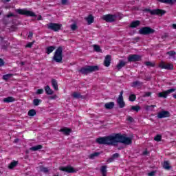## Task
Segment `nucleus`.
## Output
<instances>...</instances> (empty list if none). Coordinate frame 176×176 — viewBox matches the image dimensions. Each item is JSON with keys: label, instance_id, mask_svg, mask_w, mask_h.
Masks as SVG:
<instances>
[{"label": "nucleus", "instance_id": "nucleus-63", "mask_svg": "<svg viewBox=\"0 0 176 176\" xmlns=\"http://www.w3.org/2000/svg\"><path fill=\"white\" fill-rule=\"evenodd\" d=\"M143 155H148V151H144V152L143 153Z\"/></svg>", "mask_w": 176, "mask_h": 176}, {"label": "nucleus", "instance_id": "nucleus-10", "mask_svg": "<svg viewBox=\"0 0 176 176\" xmlns=\"http://www.w3.org/2000/svg\"><path fill=\"white\" fill-rule=\"evenodd\" d=\"M159 67L162 69H167L168 71H173L174 69V65L171 63L166 64L164 61H162L159 64Z\"/></svg>", "mask_w": 176, "mask_h": 176}, {"label": "nucleus", "instance_id": "nucleus-24", "mask_svg": "<svg viewBox=\"0 0 176 176\" xmlns=\"http://www.w3.org/2000/svg\"><path fill=\"white\" fill-rule=\"evenodd\" d=\"M52 85L54 89L57 91L58 90V84L57 83V80L56 79L52 80Z\"/></svg>", "mask_w": 176, "mask_h": 176}, {"label": "nucleus", "instance_id": "nucleus-47", "mask_svg": "<svg viewBox=\"0 0 176 176\" xmlns=\"http://www.w3.org/2000/svg\"><path fill=\"white\" fill-rule=\"evenodd\" d=\"M119 156H120V155L118 153H116L115 154H113L112 155L113 158H114V160H115V159H118V157H119Z\"/></svg>", "mask_w": 176, "mask_h": 176}, {"label": "nucleus", "instance_id": "nucleus-17", "mask_svg": "<svg viewBox=\"0 0 176 176\" xmlns=\"http://www.w3.org/2000/svg\"><path fill=\"white\" fill-rule=\"evenodd\" d=\"M141 25L140 21H132L129 25L130 28H137V27H140Z\"/></svg>", "mask_w": 176, "mask_h": 176}, {"label": "nucleus", "instance_id": "nucleus-31", "mask_svg": "<svg viewBox=\"0 0 176 176\" xmlns=\"http://www.w3.org/2000/svg\"><path fill=\"white\" fill-rule=\"evenodd\" d=\"M28 115L29 116H35L36 115V111L35 109H31L28 111Z\"/></svg>", "mask_w": 176, "mask_h": 176}, {"label": "nucleus", "instance_id": "nucleus-52", "mask_svg": "<svg viewBox=\"0 0 176 176\" xmlns=\"http://www.w3.org/2000/svg\"><path fill=\"white\" fill-rule=\"evenodd\" d=\"M127 120L131 122H134V119L131 116H129Z\"/></svg>", "mask_w": 176, "mask_h": 176}, {"label": "nucleus", "instance_id": "nucleus-58", "mask_svg": "<svg viewBox=\"0 0 176 176\" xmlns=\"http://www.w3.org/2000/svg\"><path fill=\"white\" fill-rule=\"evenodd\" d=\"M169 3H176V0H170Z\"/></svg>", "mask_w": 176, "mask_h": 176}, {"label": "nucleus", "instance_id": "nucleus-35", "mask_svg": "<svg viewBox=\"0 0 176 176\" xmlns=\"http://www.w3.org/2000/svg\"><path fill=\"white\" fill-rule=\"evenodd\" d=\"M94 50H95V52H97L98 53H100L101 48L100 47V45H94Z\"/></svg>", "mask_w": 176, "mask_h": 176}, {"label": "nucleus", "instance_id": "nucleus-8", "mask_svg": "<svg viewBox=\"0 0 176 176\" xmlns=\"http://www.w3.org/2000/svg\"><path fill=\"white\" fill-rule=\"evenodd\" d=\"M175 90L176 89L175 88H172L166 91H164L163 92L158 93L157 96L160 98H167V96H170L171 93H174Z\"/></svg>", "mask_w": 176, "mask_h": 176}, {"label": "nucleus", "instance_id": "nucleus-59", "mask_svg": "<svg viewBox=\"0 0 176 176\" xmlns=\"http://www.w3.org/2000/svg\"><path fill=\"white\" fill-rule=\"evenodd\" d=\"M172 27H173V28H174V30H176V24L175 23L173 24Z\"/></svg>", "mask_w": 176, "mask_h": 176}, {"label": "nucleus", "instance_id": "nucleus-34", "mask_svg": "<svg viewBox=\"0 0 176 176\" xmlns=\"http://www.w3.org/2000/svg\"><path fill=\"white\" fill-rule=\"evenodd\" d=\"M137 98V96L135 94H131L129 98V100L131 102H133V101Z\"/></svg>", "mask_w": 176, "mask_h": 176}, {"label": "nucleus", "instance_id": "nucleus-54", "mask_svg": "<svg viewBox=\"0 0 176 176\" xmlns=\"http://www.w3.org/2000/svg\"><path fill=\"white\" fill-rule=\"evenodd\" d=\"M68 0H61L62 5H67Z\"/></svg>", "mask_w": 176, "mask_h": 176}, {"label": "nucleus", "instance_id": "nucleus-49", "mask_svg": "<svg viewBox=\"0 0 176 176\" xmlns=\"http://www.w3.org/2000/svg\"><path fill=\"white\" fill-rule=\"evenodd\" d=\"M49 100H56V98H57V95H53L51 96H49Z\"/></svg>", "mask_w": 176, "mask_h": 176}, {"label": "nucleus", "instance_id": "nucleus-61", "mask_svg": "<svg viewBox=\"0 0 176 176\" xmlns=\"http://www.w3.org/2000/svg\"><path fill=\"white\" fill-rule=\"evenodd\" d=\"M6 18H4V19H3V24H8V22H6V21H5V19H6Z\"/></svg>", "mask_w": 176, "mask_h": 176}, {"label": "nucleus", "instance_id": "nucleus-18", "mask_svg": "<svg viewBox=\"0 0 176 176\" xmlns=\"http://www.w3.org/2000/svg\"><path fill=\"white\" fill-rule=\"evenodd\" d=\"M115 107V102H109L107 103H105L104 108L106 109H113V107Z\"/></svg>", "mask_w": 176, "mask_h": 176}, {"label": "nucleus", "instance_id": "nucleus-60", "mask_svg": "<svg viewBox=\"0 0 176 176\" xmlns=\"http://www.w3.org/2000/svg\"><path fill=\"white\" fill-rule=\"evenodd\" d=\"M118 151H120V150L123 149V146H119V147L118 148Z\"/></svg>", "mask_w": 176, "mask_h": 176}, {"label": "nucleus", "instance_id": "nucleus-27", "mask_svg": "<svg viewBox=\"0 0 176 176\" xmlns=\"http://www.w3.org/2000/svg\"><path fill=\"white\" fill-rule=\"evenodd\" d=\"M140 110H141V107H140L139 105L131 106V111H135V112H138Z\"/></svg>", "mask_w": 176, "mask_h": 176}, {"label": "nucleus", "instance_id": "nucleus-39", "mask_svg": "<svg viewBox=\"0 0 176 176\" xmlns=\"http://www.w3.org/2000/svg\"><path fill=\"white\" fill-rule=\"evenodd\" d=\"M102 174H107V166H102L100 168Z\"/></svg>", "mask_w": 176, "mask_h": 176}, {"label": "nucleus", "instance_id": "nucleus-1", "mask_svg": "<svg viewBox=\"0 0 176 176\" xmlns=\"http://www.w3.org/2000/svg\"><path fill=\"white\" fill-rule=\"evenodd\" d=\"M97 144L99 145H107L109 146H118L119 142L124 145L133 144L131 138L126 137V135L116 133L113 135L100 137L96 139Z\"/></svg>", "mask_w": 176, "mask_h": 176}, {"label": "nucleus", "instance_id": "nucleus-37", "mask_svg": "<svg viewBox=\"0 0 176 176\" xmlns=\"http://www.w3.org/2000/svg\"><path fill=\"white\" fill-rule=\"evenodd\" d=\"M100 155V153L95 152L89 155V159H94V157H97V156Z\"/></svg>", "mask_w": 176, "mask_h": 176}, {"label": "nucleus", "instance_id": "nucleus-20", "mask_svg": "<svg viewBox=\"0 0 176 176\" xmlns=\"http://www.w3.org/2000/svg\"><path fill=\"white\" fill-rule=\"evenodd\" d=\"M126 64H127V63L123 60H120V63L116 66L118 71H120V69H122L123 67L126 66Z\"/></svg>", "mask_w": 176, "mask_h": 176}, {"label": "nucleus", "instance_id": "nucleus-36", "mask_svg": "<svg viewBox=\"0 0 176 176\" xmlns=\"http://www.w3.org/2000/svg\"><path fill=\"white\" fill-rule=\"evenodd\" d=\"M13 75L8 74L3 76V80H8V79H10Z\"/></svg>", "mask_w": 176, "mask_h": 176}, {"label": "nucleus", "instance_id": "nucleus-43", "mask_svg": "<svg viewBox=\"0 0 176 176\" xmlns=\"http://www.w3.org/2000/svg\"><path fill=\"white\" fill-rule=\"evenodd\" d=\"M36 94H43V89H37Z\"/></svg>", "mask_w": 176, "mask_h": 176}, {"label": "nucleus", "instance_id": "nucleus-62", "mask_svg": "<svg viewBox=\"0 0 176 176\" xmlns=\"http://www.w3.org/2000/svg\"><path fill=\"white\" fill-rule=\"evenodd\" d=\"M37 20H42V16L40 15V16L38 17Z\"/></svg>", "mask_w": 176, "mask_h": 176}, {"label": "nucleus", "instance_id": "nucleus-48", "mask_svg": "<svg viewBox=\"0 0 176 176\" xmlns=\"http://www.w3.org/2000/svg\"><path fill=\"white\" fill-rule=\"evenodd\" d=\"M152 92H146L143 97H151Z\"/></svg>", "mask_w": 176, "mask_h": 176}, {"label": "nucleus", "instance_id": "nucleus-5", "mask_svg": "<svg viewBox=\"0 0 176 176\" xmlns=\"http://www.w3.org/2000/svg\"><path fill=\"white\" fill-rule=\"evenodd\" d=\"M62 27L63 25L60 23H50L47 24V28L52 31H54V32H58V31L61 30Z\"/></svg>", "mask_w": 176, "mask_h": 176}, {"label": "nucleus", "instance_id": "nucleus-32", "mask_svg": "<svg viewBox=\"0 0 176 176\" xmlns=\"http://www.w3.org/2000/svg\"><path fill=\"white\" fill-rule=\"evenodd\" d=\"M166 54H168V56H170V57H173L174 58V60H175V51H169L168 52H166Z\"/></svg>", "mask_w": 176, "mask_h": 176}, {"label": "nucleus", "instance_id": "nucleus-11", "mask_svg": "<svg viewBox=\"0 0 176 176\" xmlns=\"http://www.w3.org/2000/svg\"><path fill=\"white\" fill-rule=\"evenodd\" d=\"M117 103L119 105V108H124L126 103L123 100V91H121L120 95L117 99Z\"/></svg>", "mask_w": 176, "mask_h": 176}, {"label": "nucleus", "instance_id": "nucleus-44", "mask_svg": "<svg viewBox=\"0 0 176 176\" xmlns=\"http://www.w3.org/2000/svg\"><path fill=\"white\" fill-rule=\"evenodd\" d=\"M34 42H35V41L28 43V45L25 46V47H29V48L32 47V45H34Z\"/></svg>", "mask_w": 176, "mask_h": 176}, {"label": "nucleus", "instance_id": "nucleus-16", "mask_svg": "<svg viewBox=\"0 0 176 176\" xmlns=\"http://www.w3.org/2000/svg\"><path fill=\"white\" fill-rule=\"evenodd\" d=\"M112 58V56L111 55L106 56L104 61V67H109L111 65V60Z\"/></svg>", "mask_w": 176, "mask_h": 176}, {"label": "nucleus", "instance_id": "nucleus-55", "mask_svg": "<svg viewBox=\"0 0 176 176\" xmlns=\"http://www.w3.org/2000/svg\"><path fill=\"white\" fill-rule=\"evenodd\" d=\"M5 64V62H3V60L2 58H0V67H2Z\"/></svg>", "mask_w": 176, "mask_h": 176}, {"label": "nucleus", "instance_id": "nucleus-57", "mask_svg": "<svg viewBox=\"0 0 176 176\" xmlns=\"http://www.w3.org/2000/svg\"><path fill=\"white\" fill-rule=\"evenodd\" d=\"M32 35H33L32 32H30L29 35H28V38H32Z\"/></svg>", "mask_w": 176, "mask_h": 176}, {"label": "nucleus", "instance_id": "nucleus-12", "mask_svg": "<svg viewBox=\"0 0 176 176\" xmlns=\"http://www.w3.org/2000/svg\"><path fill=\"white\" fill-rule=\"evenodd\" d=\"M142 56L138 54H131L128 57L129 63H135L136 61H141Z\"/></svg>", "mask_w": 176, "mask_h": 176}, {"label": "nucleus", "instance_id": "nucleus-7", "mask_svg": "<svg viewBox=\"0 0 176 176\" xmlns=\"http://www.w3.org/2000/svg\"><path fill=\"white\" fill-rule=\"evenodd\" d=\"M146 12H149L153 16H163V14H166V12L164 10H160V9H155V10H151V9H146Z\"/></svg>", "mask_w": 176, "mask_h": 176}, {"label": "nucleus", "instance_id": "nucleus-51", "mask_svg": "<svg viewBox=\"0 0 176 176\" xmlns=\"http://www.w3.org/2000/svg\"><path fill=\"white\" fill-rule=\"evenodd\" d=\"M155 174H156L155 171H151V172L148 173V176H155Z\"/></svg>", "mask_w": 176, "mask_h": 176}, {"label": "nucleus", "instance_id": "nucleus-14", "mask_svg": "<svg viewBox=\"0 0 176 176\" xmlns=\"http://www.w3.org/2000/svg\"><path fill=\"white\" fill-rule=\"evenodd\" d=\"M103 20L107 23H113L116 20V16L112 14H107L103 16Z\"/></svg>", "mask_w": 176, "mask_h": 176}, {"label": "nucleus", "instance_id": "nucleus-50", "mask_svg": "<svg viewBox=\"0 0 176 176\" xmlns=\"http://www.w3.org/2000/svg\"><path fill=\"white\" fill-rule=\"evenodd\" d=\"M113 160H114L113 157L111 156V157H110V158H109V159L107 160V162H108V163H112V162H113Z\"/></svg>", "mask_w": 176, "mask_h": 176}, {"label": "nucleus", "instance_id": "nucleus-56", "mask_svg": "<svg viewBox=\"0 0 176 176\" xmlns=\"http://www.w3.org/2000/svg\"><path fill=\"white\" fill-rule=\"evenodd\" d=\"M15 30H17V27L14 25L11 26V31H14Z\"/></svg>", "mask_w": 176, "mask_h": 176}, {"label": "nucleus", "instance_id": "nucleus-25", "mask_svg": "<svg viewBox=\"0 0 176 176\" xmlns=\"http://www.w3.org/2000/svg\"><path fill=\"white\" fill-rule=\"evenodd\" d=\"M72 97H74V98H85V96H82L80 94L78 93V92H74L72 94Z\"/></svg>", "mask_w": 176, "mask_h": 176}, {"label": "nucleus", "instance_id": "nucleus-41", "mask_svg": "<svg viewBox=\"0 0 176 176\" xmlns=\"http://www.w3.org/2000/svg\"><path fill=\"white\" fill-rule=\"evenodd\" d=\"M145 65H146V67H155V64L149 61L145 62Z\"/></svg>", "mask_w": 176, "mask_h": 176}, {"label": "nucleus", "instance_id": "nucleus-22", "mask_svg": "<svg viewBox=\"0 0 176 176\" xmlns=\"http://www.w3.org/2000/svg\"><path fill=\"white\" fill-rule=\"evenodd\" d=\"M3 102H6V103H9V102H13V101H14V98L12 97V96H8L7 98H5L4 99H3Z\"/></svg>", "mask_w": 176, "mask_h": 176}, {"label": "nucleus", "instance_id": "nucleus-9", "mask_svg": "<svg viewBox=\"0 0 176 176\" xmlns=\"http://www.w3.org/2000/svg\"><path fill=\"white\" fill-rule=\"evenodd\" d=\"M59 170L60 171H63L64 173H67L68 174H72L74 173H76V170L71 166H60L59 168Z\"/></svg>", "mask_w": 176, "mask_h": 176}, {"label": "nucleus", "instance_id": "nucleus-40", "mask_svg": "<svg viewBox=\"0 0 176 176\" xmlns=\"http://www.w3.org/2000/svg\"><path fill=\"white\" fill-rule=\"evenodd\" d=\"M154 141H162V135H157L155 138H154Z\"/></svg>", "mask_w": 176, "mask_h": 176}, {"label": "nucleus", "instance_id": "nucleus-33", "mask_svg": "<svg viewBox=\"0 0 176 176\" xmlns=\"http://www.w3.org/2000/svg\"><path fill=\"white\" fill-rule=\"evenodd\" d=\"M156 105H146L145 107L146 111H153V108H155Z\"/></svg>", "mask_w": 176, "mask_h": 176}, {"label": "nucleus", "instance_id": "nucleus-3", "mask_svg": "<svg viewBox=\"0 0 176 176\" xmlns=\"http://www.w3.org/2000/svg\"><path fill=\"white\" fill-rule=\"evenodd\" d=\"M52 60L56 63H62L63 61V47L59 46L55 51Z\"/></svg>", "mask_w": 176, "mask_h": 176}, {"label": "nucleus", "instance_id": "nucleus-15", "mask_svg": "<svg viewBox=\"0 0 176 176\" xmlns=\"http://www.w3.org/2000/svg\"><path fill=\"white\" fill-rule=\"evenodd\" d=\"M59 131L60 133H63L64 135H69V134H71V133L72 132V129L65 127V128L60 129Z\"/></svg>", "mask_w": 176, "mask_h": 176}, {"label": "nucleus", "instance_id": "nucleus-64", "mask_svg": "<svg viewBox=\"0 0 176 176\" xmlns=\"http://www.w3.org/2000/svg\"><path fill=\"white\" fill-rule=\"evenodd\" d=\"M173 98L176 100V94L173 95Z\"/></svg>", "mask_w": 176, "mask_h": 176}, {"label": "nucleus", "instance_id": "nucleus-2", "mask_svg": "<svg viewBox=\"0 0 176 176\" xmlns=\"http://www.w3.org/2000/svg\"><path fill=\"white\" fill-rule=\"evenodd\" d=\"M98 69H100V67H98L97 65H87L78 70V72L82 75H87V74H91V72L98 71Z\"/></svg>", "mask_w": 176, "mask_h": 176}, {"label": "nucleus", "instance_id": "nucleus-42", "mask_svg": "<svg viewBox=\"0 0 176 176\" xmlns=\"http://www.w3.org/2000/svg\"><path fill=\"white\" fill-rule=\"evenodd\" d=\"M41 171H42L43 173H47L49 171V168H46V167H43L41 169Z\"/></svg>", "mask_w": 176, "mask_h": 176}, {"label": "nucleus", "instance_id": "nucleus-45", "mask_svg": "<svg viewBox=\"0 0 176 176\" xmlns=\"http://www.w3.org/2000/svg\"><path fill=\"white\" fill-rule=\"evenodd\" d=\"M158 1L162 3H170V0H158Z\"/></svg>", "mask_w": 176, "mask_h": 176}, {"label": "nucleus", "instance_id": "nucleus-53", "mask_svg": "<svg viewBox=\"0 0 176 176\" xmlns=\"http://www.w3.org/2000/svg\"><path fill=\"white\" fill-rule=\"evenodd\" d=\"M14 16V14H13L12 13H10L6 15V18L9 19V17H13Z\"/></svg>", "mask_w": 176, "mask_h": 176}, {"label": "nucleus", "instance_id": "nucleus-30", "mask_svg": "<svg viewBox=\"0 0 176 176\" xmlns=\"http://www.w3.org/2000/svg\"><path fill=\"white\" fill-rule=\"evenodd\" d=\"M41 102H42V100L38 98H36V99L33 100V104L35 107H38V105H39V104H41Z\"/></svg>", "mask_w": 176, "mask_h": 176}, {"label": "nucleus", "instance_id": "nucleus-26", "mask_svg": "<svg viewBox=\"0 0 176 176\" xmlns=\"http://www.w3.org/2000/svg\"><path fill=\"white\" fill-rule=\"evenodd\" d=\"M42 148H43L42 145H37V146L31 147L30 151H39V149H42Z\"/></svg>", "mask_w": 176, "mask_h": 176}, {"label": "nucleus", "instance_id": "nucleus-21", "mask_svg": "<svg viewBox=\"0 0 176 176\" xmlns=\"http://www.w3.org/2000/svg\"><path fill=\"white\" fill-rule=\"evenodd\" d=\"M85 19L87 21L89 25L94 22V16H93L91 14H89L88 17L85 18Z\"/></svg>", "mask_w": 176, "mask_h": 176}, {"label": "nucleus", "instance_id": "nucleus-23", "mask_svg": "<svg viewBox=\"0 0 176 176\" xmlns=\"http://www.w3.org/2000/svg\"><path fill=\"white\" fill-rule=\"evenodd\" d=\"M56 50V46H49L46 48L47 54H50V53H53V51Z\"/></svg>", "mask_w": 176, "mask_h": 176}, {"label": "nucleus", "instance_id": "nucleus-6", "mask_svg": "<svg viewBox=\"0 0 176 176\" xmlns=\"http://www.w3.org/2000/svg\"><path fill=\"white\" fill-rule=\"evenodd\" d=\"M155 30L150 27H143L139 30L140 35H151L152 34H155Z\"/></svg>", "mask_w": 176, "mask_h": 176}, {"label": "nucleus", "instance_id": "nucleus-29", "mask_svg": "<svg viewBox=\"0 0 176 176\" xmlns=\"http://www.w3.org/2000/svg\"><path fill=\"white\" fill-rule=\"evenodd\" d=\"M16 166H17V162L16 161H14L12 162H11L9 166H8V168L10 169V170H12V168H14V167H16Z\"/></svg>", "mask_w": 176, "mask_h": 176}, {"label": "nucleus", "instance_id": "nucleus-13", "mask_svg": "<svg viewBox=\"0 0 176 176\" xmlns=\"http://www.w3.org/2000/svg\"><path fill=\"white\" fill-rule=\"evenodd\" d=\"M171 116V114H170V112L168 111H162L157 114L158 119H163L164 118H170Z\"/></svg>", "mask_w": 176, "mask_h": 176}, {"label": "nucleus", "instance_id": "nucleus-4", "mask_svg": "<svg viewBox=\"0 0 176 176\" xmlns=\"http://www.w3.org/2000/svg\"><path fill=\"white\" fill-rule=\"evenodd\" d=\"M16 12L18 14H22L29 17H36V14H35L34 12L30 11L27 9H16Z\"/></svg>", "mask_w": 176, "mask_h": 176}, {"label": "nucleus", "instance_id": "nucleus-46", "mask_svg": "<svg viewBox=\"0 0 176 176\" xmlns=\"http://www.w3.org/2000/svg\"><path fill=\"white\" fill-rule=\"evenodd\" d=\"M76 28H78V26H76V24H72L71 25V29L72 30V31H75V30H76Z\"/></svg>", "mask_w": 176, "mask_h": 176}, {"label": "nucleus", "instance_id": "nucleus-28", "mask_svg": "<svg viewBox=\"0 0 176 176\" xmlns=\"http://www.w3.org/2000/svg\"><path fill=\"white\" fill-rule=\"evenodd\" d=\"M163 167L165 168V170H170V168H171V166H170L168 161L164 162Z\"/></svg>", "mask_w": 176, "mask_h": 176}, {"label": "nucleus", "instance_id": "nucleus-19", "mask_svg": "<svg viewBox=\"0 0 176 176\" xmlns=\"http://www.w3.org/2000/svg\"><path fill=\"white\" fill-rule=\"evenodd\" d=\"M45 91L48 96H52L54 93V91L52 89H50V87L49 85L45 87Z\"/></svg>", "mask_w": 176, "mask_h": 176}, {"label": "nucleus", "instance_id": "nucleus-38", "mask_svg": "<svg viewBox=\"0 0 176 176\" xmlns=\"http://www.w3.org/2000/svg\"><path fill=\"white\" fill-rule=\"evenodd\" d=\"M142 83L140 81H135L132 83V87H135L137 86H141Z\"/></svg>", "mask_w": 176, "mask_h": 176}]
</instances>
